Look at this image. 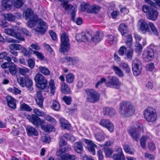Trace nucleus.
I'll return each instance as SVG.
<instances>
[{
  "label": "nucleus",
  "instance_id": "obj_50",
  "mask_svg": "<svg viewBox=\"0 0 160 160\" xmlns=\"http://www.w3.org/2000/svg\"><path fill=\"white\" fill-rule=\"evenodd\" d=\"M105 154L106 157H111L113 153V151L112 149L106 148L104 149Z\"/></svg>",
  "mask_w": 160,
  "mask_h": 160
},
{
  "label": "nucleus",
  "instance_id": "obj_53",
  "mask_svg": "<svg viewBox=\"0 0 160 160\" xmlns=\"http://www.w3.org/2000/svg\"><path fill=\"white\" fill-rule=\"evenodd\" d=\"M45 119L47 121H48L53 124H56L57 121L56 120L52 117L50 116H46L45 118Z\"/></svg>",
  "mask_w": 160,
  "mask_h": 160
},
{
  "label": "nucleus",
  "instance_id": "obj_3",
  "mask_svg": "<svg viewBox=\"0 0 160 160\" xmlns=\"http://www.w3.org/2000/svg\"><path fill=\"white\" fill-rule=\"evenodd\" d=\"M134 108L129 102L122 101L121 102L119 112L122 117H130L134 113Z\"/></svg>",
  "mask_w": 160,
  "mask_h": 160
},
{
  "label": "nucleus",
  "instance_id": "obj_40",
  "mask_svg": "<svg viewBox=\"0 0 160 160\" xmlns=\"http://www.w3.org/2000/svg\"><path fill=\"white\" fill-rule=\"evenodd\" d=\"M120 66L124 70H125L126 73H129L131 71L130 68L127 63L125 62L121 63Z\"/></svg>",
  "mask_w": 160,
  "mask_h": 160
},
{
  "label": "nucleus",
  "instance_id": "obj_9",
  "mask_svg": "<svg viewBox=\"0 0 160 160\" xmlns=\"http://www.w3.org/2000/svg\"><path fill=\"white\" fill-rule=\"evenodd\" d=\"M34 80L38 88L44 89L47 87L48 81L41 74H37L34 78Z\"/></svg>",
  "mask_w": 160,
  "mask_h": 160
},
{
  "label": "nucleus",
  "instance_id": "obj_2",
  "mask_svg": "<svg viewBox=\"0 0 160 160\" xmlns=\"http://www.w3.org/2000/svg\"><path fill=\"white\" fill-rule=\"evenodd\" d=\"M28 119L32 124L37 127L39 125H41L42 129L46 132H52L54 129L53 126L51 124L42 125V124L45 123V121L41 119L35 114H32L31 116H29Z\"/></svg>",
  "mask_w": 160,
  "mask_h": 160
},
{
  "label": "nucleus",
  "instance_id": "obj_45",
  "mask_svg": "<svg viewBox=\"0 0 160 160\" xmlns=\"http://www.w3.org/2000/svg\"><path fill=\"white\" fill-rule=\"evenodd\" d=\"M39 68L40 72L43 74L45 75H49L50 72L48 68L42 67H40Z\"/></svg>",
  "mask_w": 160,
  "mask_h": 160
},
{
  "label": "nucleus",
  "instance_id": "obj_52",
  "mask_svg": "<svg viewBox=\"0 0 160 160\" xmlns=\"http://www.w3.org/2000/svg\"><path fill=\"white\" fill-rule=\"evenodd\" d=\"M135 50L136 52L138 53L141 52L142 50V47L141 45L138 42H136L135 44Z\"/></svg>",
  "mask_w": 160,
  "mask_h": 160
},
{
  "label": "nucleus",
  "instance_id": "obj_55",
  "mask_svg": "<svg viewBox=\"0 0 160 160\" xmlns=\"http://www.w3.org/2000/svg\"><path fill=\"white\" fill-rule=\"evenodd\" d=\"M124 149L126 152L129 154H132L134 152V151L130 148L129 146L128 145H125Z\"/></svg>",
  "mask_w": 160,
  "mask_h": 160
},
{
  "label": "nucleus",
  "instance_id": "obj_31",
  "mask_svg": "<svg viewBox=\"0 0 160 160\" xmlns=\"http://www.w3.org/2000/svg\"><path fill=\"white\" fill-rule=\"evenodd\" d=\"M49 86L50 90V93L53 94L55 92L56 87L55 86L54 82L52 79H51L49 83Z\"/></svg>",
  "mask_w": 160,
  "mask_h": 160
},
{
  "label": "nucleus",
  "instance_id": "obj_44",
  "mask_svg": "<svg viewBox=\"0 0 160 160\" xmlns=\"http://www.w3.org/2000/svg\"><path fill=\"white\" fill-rule=\"evenodd\" d=\"M9 49H12L15 50H19L22 48V46L18 44H12L9 45Z\"/></svg>",
  "mask_w": 160,
  "mask_h": 160
},
{
  "label": "nucleus",
  "instance_id": "obj_21",
  "mask_svg": "<svg viewBox=\"0 0 160 160\" xmlns=\"http://www.w3.org/2000/svg\"><path fill=\"white\" fill-rule=\"evenodd\" d=\"M26 129L27 134L29 136H37L38 135V131L31 126H27Z\"/></svg>",
  "mask_w": 160,
  "mask_h": 160
},
{
  "label": "nucleus",
  "instance_id": "obj_22",
  "mask_svg": "<svg viewBox=\"0 0 160 160\" xmlns=\"http://www.w3.org/2000/svg\"><path fill=\"white\" fill-rule=\"evenodd\" d=\"M103 113L104 115L109 116H113L116 114V112L115 109L108 107L103 108Z\"/></svg>",
  "mask_w": 160,
  "mask_h": 160
},
{
  "label": "nucleus",
  "instance_id": "obj_47",
  "mask_svg": "<svg viewBox=\"0 0 160 160\" xmlns=\"http://www.w3.org/2000/svg\"><path fill=\"white\" fill-rule=\"evenodd\" d=\"M20 109L22 111H27L29 112L32 110V109L29 106L25 103H22L21 105Z\"/></svg>",
  "mask_w": 160,
  "mask_h": 160
},
{
  "label": "nucleus",
  "instance_id": "obj_26",
  "mask_svg": "<svg viewBox=\"0 0 160 160\" xmlns=\"http://www.w3.org/2000/svg\"><path fill=\"white\" fill-rule=\"evenodd\" d=\"M60 121L61 123V127L64 129H69L70 127V125L68 121L63 118L60 119Z\"/></svg>",
  "mask_w": 160,
  "mask_h": 160
},
{
  "label": "nucleus",
  "instance_id": "obj_17",
  "mask_svg": "<svg viewBox=\"0 0 160 160\" xmlns=\"http://www.w3.org/2000/svg\"><path fill=\"white\" fill-rule=\"evenodd\" d=\"M2 8L3 10H10L12 8L13 3L11 0H2Z\"/></svg>",
  "mask_w": 160,
  "mask_h": 160
},
{
  "label": "nucleus",
  "instance_id": "obj_51",
  "mask_svg": "<svg viewBox=\"0 0 160 160\" xmlns=\"http://www.w3.org/2000/svg\"><path fill=\"white\" fill-rule=\"evenodd\" d=\"M52 107L54 110L58 111L59 110L60 108V105L58 102L54 101L53 102Z\"/></svg>",
  "mask_w": 160,
  "mask_h": 160
},
{
  "label": "nucleus",
  "instance_id": "obj_37",
  "mask_svg": "<svg viewBox=\"0 0 160 160\" xmlns=\"http://www.w3.org/2000/svg\"><path fill=\"white\" fill-rule=\"evenodd\" d=\"M9 69L10 72L12 75H15L17 72V68L13 63H12Z\"/></svg>",
  "mask_w": 160,
  "mask_h": 160
},
{
  "label": "nucleus",
  "instance_id": "obj_48",
  "mask_svg": "<svg viewBox=\"0 0 160 160\" xmlns=\"http://www.w3.org/2000/svg\"><path fill=\"white\" fill-rule=\"evenodd\" d=\"M95 137L96 139L98 141H103L105 139L103 134L101 133L98 132L95 134Z\"/></svg>",
  "mask_w": 160,
  "mask_h": 160
},
{
  "label": "nucleus",
  "instance_id": "obj_27",
  "mask_svg": "<svg viewBox=\"0 0 160 160\" xmlns=\"http://www.w3.org/2000/svg\"><path fill=\"white\" fill-rule=\"evenodd\" d=\"M149 139V137L147 135H143L142 137L140 139V143L141 147L145 149L146 147V142Z\"/></svg>",
  "mask_w": 160,
  "mask_h": 160
},
{
  "label": "nucleus",
  "instance_id": "obj_38",
  "mask_svg": "<svg viewBox=\"0 0 160 160\" xmlns=\"http://www.w3.org/2000/svg\"><path fill=\"white\" fill-rule=\"evenodd\" d=\"M81 10L82 12L87 11L88 12V10L90 7V5L88 3L83 2L81 4Z\"/></svg>",
  "mask_w": 160,
  "mask_h": 160
},
{
  "label": "nucleus",
  "instance_id": "obj_41",
  "mask_svg": "<svg viewBox=\"0 0 160 160\" xmlns=\"http://www.w3.org/2000/svg\"><path fill=\"white\" fill-rule=\"evenodd\" d=\"M26 79V78L20 77L17 78V81L21 86L24 87L25 85V82Z\"/></svg>",
  "mask_w": 160,
  "mask_h": 160
},
{
  "label": "nucleus",
  "instance_id": "obj_24",
  "mask_svg": "<svg viewBox=\"0 0 160 160\" xmlns=\"http://www.w3.org/2000/svg\"><path fill=\"white\" fill-rule=\"evenodd\" d=\"M74 149L78 153H81L83 150L82 143L80 142H75L73 147Z\"/></svg>",
  "mask_w": 160,
  "mask_h": 160
},
{
  "label": "nucleus",
  "instance_id": "obj_63",
  "mask_svg": "<svg viewBox=\"0 0 160 160\" xmlns=\"http://www.w3.org/2000/svg\"><path fill=\"white\" fill-rule=\"evenodd\" d=\"M34 112L37 115L42 117L44 115V113L42 111H40L37 108H35L33 110Z\"/></svg>",
  "mask_w": 160,
  "mask_h": 160
},
{
  "label": "nucleus",
  "instance_id": "obj_61",
  "mask_svg": "<svg viewBox=\"0 0 160 160\" xmlns=\"http://www.w3.org/2000/svg\"><path fill=\"white\" fill-rule=\"evenodd\" d=\"M85 36V34L84 33H81L80 34H78L76 35V38L78 42H82V37L83 36Z\"/></svg>",
  "mask_w": 160,
  "mask_h": 160
},
{
  "label": "nucleus",
  "instance_id": "obj_49",
  "mask_svg": "<svg viewBox=\"0 0 160 160\" xmlns=\"http://www.w3.org/2000/svg\"><path fill=\"white\" fill-rule=\"evenodd\" d=\"M149 25L153 34L157 36L158 34V32L154 24L152 22H150L149 23Z\"/></svg>",
  "mask_w": 160,
  "mask_h": 160
},
{
  "label": "nucleus",
  "instance_id": "obj_8",
  "mask_svg": "<svg viewBox=\"0 0 160 160\" xmlns=\"http://www.w3.org/2000/svg\"><path fill=\"white\" fill-rule=\"evenodd\" d=\"M61 48L59 51L64 53L67 52L70 48L69 39L67 34L65 32H63L61 35Z\"/></svg>",
  "mask_w": 160,
  "mask_h": 160
},
{
  "label": "nucleus",
  "instance_id": "obj_13",
  "mask_svg": "<svg viewBox=\"0 0 160 160\" xmlns=\"http://www.w3.org/2000/svg\"><path fill=\"white\" fill-rule=\"evenodd\" d=\"M138 26L139 29L143 33L149 32L148 25L146 21L143 19H140L138 22Z\"/></svg>",
  "mask_w": 160,
  "mask_h": 160
},
{
  "label": "nucleus",
  "instance_id": "obj_10",
  "mask_svg": "<svg viewBox=\"0 0 160 160\" xmlns=\"http://www.w3.org/2000/svg\"><path fill=\"white\" fill-rule=\"evenodd\" d=\"M144 131L143 127L141 125L138 127V129L134 127H131L128 130V133L133 139L138 142L140 135V132H143Z\"/></svg>",
  "mask_w": 160,
  "mask_h": 160
},
{
  "label": "nucleus",
  "instance_id": "obj_32",
  "mask_svg": "<svg viewBox=\"0 0 160 160\" xmlns=\"http://www.w3.org/2000/svg\"><path fill=\"white\" fill-rule=\"evenodd\" d=\"M85 34V36H83L82 38V42H86L88 41L92 37V34L89 32H82Z\"/></svg>",
  "mask_w": 160,
  "mask_h": 160
},
{
  "label": "nucleus",
  "instance_id": "obj_15",
  "mask_svg": "<svg viewBox=\"0 0 160 160\" xmlns=\"http://www.w3.org/2000/svg\"><path fill=\"white\" fill-rule=\"evenodd\" d=\"M99 124L104 127L106 128L110 132H112L114 130L113 124L108 120L102 119L99 122Z\"/></svg>",
  "mask_w": 160,
  "mask_h": 160
},
{
  "label": "nucleus",
  "instance_id": "obj_36",
  "mask_svg": "<svg viewBox=\"0 0 160 160\" xmlns=\"http://www.w3.org/2000/svg\"><path fill=\"white\" fill-rule=\"evenodd\" d=\"M133 50L131 49L128 50L125 54V58L128 60H131L133 56Z\"/></svg>",
  "mask_w": 160,
  "mask_h": 160
},
{
  "label": "nucleus",
  "instance_id": "obj_1",
  "mask_svg": "<svg viewBox=\"0 0 160 160\" xmlns=\"http://www.w3.org/2000/svg\"><path fill=\"white\" fill-rule=\"evenodd\" d=\"M23 15L27 20H29L28 25L29 27L33 28L37 24V27L34 29L36 31L42 34L46 32L47 27L45 22L41 19H38L37 16L34 14L33 11L31 9H27L24 11Z\"/></svg>",
  "mask_w": 160,
  "mask_h": 160
},
{
  "label": "nucleus",
  "instance_id": "obj_62",
  "mask_svg": "<svg viewBox=\"0 0 160 160\" xmlns=\"http://www.w3.org/2000/svg\"><path fill=\"white\" fill-rule=\"evenodd\" d=\"M33 53L35 54L39 59L42 60L44 59V56L41 53L36 51H34Z\"/></svg>",
  "mask_w": 160,
  "mask_h": 160
},
{
  "label": "nucleus",
  "instance_id": "obj_43",
  "mask_svg": "<svg viewBox=\"0 0 160 160\" xmlns=\"http://www.w3.org/2000/svg\"><path fill=\"white\" fill-rule=\"evenodd\" d=\"M60 1H62L61 3V6L65 9L68 10L71 7V5L68 4V2L65 0H59Z\"/></svg>",
  "mask_w": 160,
  "mask_h": 160
},
{
  "label": "nucleus",
  "instance_id": "obj_59",
  "mask_svg": "<svg viewBox=\"0 0 160 160\" xmlns=\"http://www.w3.org/2000/svg\"><path fill=\"white\" fill-rule=\"evenodd\" d=\"M25 86H26L27 88H29L32 85V81L30 78H26V81L25 82Z\"/></svg>",
  "mask_w": 160,
  "mask_h": 160
},
{
  "label": "nucleus",
  "instance_id": "obj_64",
  "mask_svg": "<svg viewBox=\"0 0 160 160\" xmlns=\"http://www.w3.org/2000/svg\"><path fill=\"white\" fill-rule=\"evenodd\" d=\"M9 90L15 94H20L21 92L20 90L16 87H14L13 89L12 88H9Z\"/></svg>",
  "mask_w": 160,
  "mask_h": 160
},
{
  "label": "nucleus",
  "instance_id": "obj_42",
  "mask_svg": "<svg viewBox=\"0 0 160 160\" xmlns=\"http://www.w3.org/2000/svg\"><path fill=\"white\" fill-rule=\"evenodd\" d=\"M4 16L5 20L10 21H14L16 18V17L15 16L10 13L5 14L4 15Z\"/></svg>",
  "mask_w": 160,
  "mask_h": 160
},
{
  "label": "nucleus",
  "instance_id": "obj_20",
  "mask_svg": "<svg viewBox=\"0 0 160 160\" xmlns=\"http://www.w3.org/2000/svg\"><path fill=\"white\" fill-rule=\"evenodd\" d=\"M36 95L37 98L36 99V101L39 107L42 108L43 107V97L41 92L40 91H37Z\"/></svg>",
  "mask_w": 160,
  "mask_h": 160
},
{
  "label": "nucleus",
  "instance_id": "obj_5",
  "mask_svg": "<svg viewBox=\"0 0 160 160\" xmlns=\"http://www.w3.org/2000/svg\"><path fill=\"white\" fill-rule=\"evenodd\" d=\"M118 30L122 36L126 38L127 40L126 43L127 45L129 48H131L132 43V37L131 35L128 32L127 26L124 23L121 24L119 25Z\"/></svg>",
  "mask_w": 160,
  "mask_h": 160
},
{
  "label": "nucleus",
  "instance_id": "obj_7",
  "mask_svg": "<svg viewBox=\"0 0 160 160\" xmlns=\"http://www.w3.org/2000/svg\"><path fill=\"white\" fill-rule=\"evenodd\" d=\"M105 85L108 87L119 89L122 83L117 77L111 76L108 78V80L105 83Z\"/></svg>",
  "mask_w": 160,
  "mask_h": 160
},
{
  "label": "nucleus",
  "instance_id": "obj_12",
  "mask_svg": "<svg viewBox=\"0 0 160 160\" xmlns=\"http://www.w3.org/2000/svg\"><path fill=\"white\" fill-rule=\"evenodd\" d=\"M141 62L138 59H135L132 63V69L135 76L139 75L141 71Z\"/></svg>",
  "mask_w": 160,
  "mask_h": 160
},
{
  "label": "nucleus",
  "instance_id": "obj_60",
  "mask_svg": "<svg viewBox=\"0 0 160 160\" xmlns=\"http://www.w3.org/2000/svg\"><path fill=\"white\" fill-rule=\"evenodd\" d=\"M32 51V49L30 48H29V50L24 48L22 50V52L24 55L25 56H29Z\"/></svg>",
  "mask_w": 160,
  "mask_h": 160
},
{
  "label": "nucleus",
  "instance_id": "obj_11",
  "mask_svg": "<svg viewBox=\"0 0 160 160\" xmlns=\"http://www.w3.org/2000/svg\"><path fill=\"white\" fill-rule=\"evenodd\" d=\"M154 47V46L153 45L151 44L144 51L143 56V58L146 59V60L149 61L154 58V52L153 48Z\"/></svg>",
  "mask_w": 160,
  "mask_h": 160
},
{
  "label": "nucleus",
  "instance_id": "obj_30",
  "mask_svg": "<svg viewBox=\"0 0 160 160\" xmlns=\"http://www.w3.org/2000/svg\"><path fill=\"white\" fill-rule=\"evenodd\" d=\"M113 69L115 73L119 77H122L124 76V73L123 71L118 67L113 66Z\"/></svg>",
  "mask_w": 160,
  "mask_h": 160
},
{
  "label": "nucleus",
  "instance_id": "obj_34",
  "mask_svg": "<svg viewBox=\"0 0 160 160\" xmlns=\"http://www.w3.org/2000/svg\"><path fill=\"white\" fill-rule=\"evenodd\" d=\"M75 79L74 75L72 73H68L66 76V81L67 83H72Z\"/></svg>",
  "mask_w": 160,
  "mask_h": 160
},
{
  "label": "nucleus",
  "instance_id": "obj_46",
  "mask_svg": "<svg viewBox=\"0 0 160 160\" xmlns=\"http://www.w3.org/2000/svg\"><path fill=\"white\" fill-rule=\"evenodd\" d=\"M63 137L72 142H73L75 140V138L72 135L67 133H65Z\"/></svg>",
  "mask_w": 160,
  "mask_h": 160
},
{
  "label": "nucleus",
  "instance_id": "obj_23",
  "mask_svg": "<svg viewBox=\"0 0 160 160\" xmlns=\"http://www.w3.org/2000/svg\"><path fill=\"white\" fill-rule=\"evenodd\" d=\"M103 37V35L102 33L97 32L93 38H91L93 42H98L102 40Z\"/></svg>",
  "mask_w": 160,
  "mask_h": 160
},
{
  "label": "nucleus",
  "instance_id": "obj_6",
  "mask_svg": "<svg viewBox=\"0 0 160 160\" xmlns=\"http://www.w3.org/2000/svg\"><path fill=\"white\" fill-rule=\"evenodd\" d=\"M87 95V100L92 103H94L100 99V94L94 89L91 88H87L85 90Z\"/></svg>",
  "mask_w": 160,
  "mask_h": 160
},
{
  "label": "nucleus",
  "instance_id": "obj_29",
  "mask_svg": "<svg viewBox=\"0 0 160 160\" xmlns=\"http://www.w3.org/2000/svg\"><path fill=\"white\" fill-rule=\"evenodd\" d=\"M61 90L62 92L65 94H68L70 92L69 87L65 82L62 83L61 84Z\"/></svg>",
  "mask_w": 160,
  "mask_h": 160
},
{
  "label": "nucleus",
  "instance_id": "obj_57",
  "mask_svg": "<svg viewBox=\"0 0 160 160\" xmlns=\"http://www.w3.org/2000/svg\"><path fill=\"white\" fill-rule=\"evenodd\" d=\"M126 48L124 46L121 47L118 50V52L119 54L121 56H123L125 52H126Z\"/></svg>",
  "mask_w": 160,
  "mask_h": 160
},
{
  "label": "nucleus",
  "instance_id": "obj_35",
  "mask_svg": "<svg viewBox=\"0 0 160 160\" xmlns=\"http://www.w3.org/2000/svg\"><path fill=\"white\" fill-rule=\"evenodd\" d=\"M112 158L114 160H125L123 153L114 154Z\"/></svg>",
  "mask_w": 160,
  "mask_h": 160
},
{
  "label": "nucleus",
  "instance_id": "obj_39",
  "mask_svg": "<svg viewBox=\"0 0 160 160\" xmlns=\"http://www.w3.org/2000/svg\"><path fill=\"white\" fill-rule=\"evenodd\" d=\"M18 70L20 73L23 76H25L26 74L29 73L30 72L29 70L26 67L20 68Z\"/></svg>",
  "mask_w": 160,
  "mask_h": 160
},
{
  "label": "nucleus",
  "instance_id": "obj_33",
  "mask_svg": "<svg viewBox=\"0 0 160 160\" xmlns=\"http://www.w3.org/2000/svg\"><path fill=\"white\" fill-rule=\"evenodd\" d=\"M100 8V7L98 6H90V8L88 10V12L89 13H97L99 11Z\"/></svg>",
  "mask_w": 160,
  "mask_h": 160
},
{
  "label": "nucleus",
  "instance_id": "obj_16",
  "mask_svg": "<svg viewBox=\"0 0 160 160\" xmlns=\"http://www.w3.org/2000/svg\"><path fill=\"white\" fill-rule=\"evenodd\" d=\"M5 32L8 35L12 36L21 41H24L25 39L23 37L19 32L16 33L12 29H6L5 30Z\"/></svg>",
  "mask_w": 160,
  "mask_h": 160
},
{
  "label": "nucleus",
  "instance_id": "obj_28",
  "mask_svg": "<svg viewBox=\"0 0 160 160\" xmlns=\"http://www.w3.org/2000/svg\"><path fill=\"white\" fill-rule=\"evenodd\" d=\"M70 147L69 146H68L67 147L59 149L56 152L57 155L58 156H61L63 154L68 152L69 149H70Z\"/></svg>",
  "mask_w": 160,
  "mask_h": 160
},
{
  "label": "nucleus",
  "instance_id": "obj_4",
  "mask_svg": "<svg viewBox=\"0 0 160 160\" xmlns=\"http://www.w3.org/2000/svg\"><path fill=\"white\" fill-rule=\"evenodd\" d=\"M144 116L145 119L150 122H155L157 118V115L155 109L152 107H148L144 111Z\"/></svg>",
  "mask_w": 160,
  "mask_h": 160
},
{
  "label": "nucleus",
  "instance_id": "obj_58",
  "mask_svg": "<svg viewBox=\"0 0 160 160\" xmlns=\"http://www.w3.org/2000/svg\"><path fill=\"white\" fill-rule=\"evenodd\" d=\"M11 57L9 56H6L5 60H7L8 62H11L12 61L11 59H12L13 61L15 62H18V59L16 57L12 56H11Z\"/></svg>",
  "mask_w": 160,
  "mask_h": 160
},
{
  "label": "nucleus",
  "instance_id": "obj_56",
  "mask_svg": "<svg viewBox=\"0 0 160 160\" xmlns=\"http://www.w3.org/2000/svg\"><path fill=\"white\" fill-rule=\"evenodd\" d=\"M28 66L31 69H33L35 65V61L32 59H29L28 61Z\"/></svg>",
  "mask_w": 160,
  "mask_h": 160
},
{
  "label": "nucleus",
  "instance_id": "obj_54",
  "mask_svg": "<svg viewBox=\"0 0 160 160\" xmlns=\"http://www.w3.org/2000/svg\"><path fill=\"white\" fill-rule=\"evenodd\" d=\"M14 3V6L18 8L21 7L23 4L22 0H13Z\"/></svg>",
  "mask_w": 160,
  "mask_h": 160
},
{
  "label": "nucleus",
  "instance_id": "obj_19",
  "mask_svg": "<svg viewBox=\"0 0 160 160\" xmlns=\"http://www.w3.org/2000/svg\"><path fill=\"white\" fill-rule=\"evenodd\" d=\"M158 15V13L156 10L150 9L147 18L149 20L155 21L157 19Z\"/></svg>",
  "mask_w": 160,
  "mask_h": 160
},
{
  "label": "nucleus",
  "instance_id": "obj_25",
  "mask_svg": "<svg viewBox=\"0 0 160 160\" xmlns=\"http://www.w3.org/2000/svg\"><path fill=\"white\" fill-rule=\"evenodd\" d=\"M106 41L110 44H113L116 43V38L115 36L112 35L108 34L106 36Z\"/></svg>",
  "mask_w": 160,
  "mask_h": 160
},
{
  "label": "nucleus",
  "instance_id": "obj_18",
  "mask_svg": "<svg viewBox=\"0 0 160 160\" xmlns=\"http://www.w3.org/2000/svg\"><path fill=\"white\" fill-rule=\"evenodd\" d=\"M8 105L10 108L14 109L16 108V100L10 96H8L6 98Z\"/></svg>",
  "mask_w": 160,
  "mask_h": 160
},
{
  "label": "nucleus",
  "instance_id": "obj_14",
  "mask_svg": "<svg viewBox=\"0 0 160 160\" xmlns=\"http://www.w3.org/2000/svg\"><path fill=\"white\" fill-rule=\"evenodd\" d=\"M83 141L87 144V148L89 152L93 155L96 154L95 148L97 146L92 141L86 139H83Z\"/></svg>",
  "mask_w": 160,
  "mask_h": 160
}]
</instances>
